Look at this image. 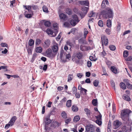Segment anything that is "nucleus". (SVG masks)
Masks as SVG:
<instances>
[{"mask_svg":"<svg viewBox=\"0 0 132 132\" xmlns=\"http://www.w3.org/2000/svg\"><path fill=\"white\" fill-rule=\"evenodd\" d=\"M58 126V123L57 122H53L51 125L50 128H49L48 129H53L56 128V127Z\"/></svg>","mask_w":132,"mask_h":132,"instance_id":"nucleus-13","label":"nucleus"},{"mask_svg":"<svg viewBox=\"0 0 132 132\" xmlns=\"http://www.w3.org/2000/svg\"><path fill=\"white\" fill-rule=\"evenodd\" d=\"M44 121L45 123V129L46 130H48L49 128L47 126V125L51 123V121L50 119V117L49 116L46 117L44 119Z\"/></svg>","mask_w":132,"mask_h":132,"instance_id":"nucleus-4","label":"nucleus"},{"mask_svg":"<svg viewBox=\"0 0 132 132\" xmlns=\"http://www.w3.org/2000/svg\"><path fill=\"white\" fill-rule=\"evenodd\" d=\"M88 31L86 29H85L84 30V37L85 38L87 35V34Z\"/></svg>","mask_w":132,"mask_h":132,"instance_id":"nucleus-44","label":"nucleus"},{"mask_svg":"<svg viewBox=\"0 0 132 132\" xmlns=\"http://www.w3.org/2000/svg\"><path fill=\"white\" fill-rule=\"evenodd\" d=\"M89 59L90 60L92 61H95L97 60L96 58L91 56L89 57Z\"/></svg>","mask_w":132,"mask_h":132,"instance_id":"nucleus-45","label":"nucleus"},{"mask_svg":"<svg viewBox=\"0 0 132 132\" xmlns=\"http://www.w3.org/2000/svg\"><path fill=\"white\" fill-rule=\"evenodd\" d=\"M72 19H73L76 23H77L80 21L78 19L77 16L75 15H73L72 16Z\"/></svg>","mask_w":132,"mask_h":132,"instance_id":"nucleus-19","label":"nucleus"},{"mask_svg":"<svg viewBox=\"0 0 132 132\" xmlns=\"http://www.w3.org/2000/svg\"><path fill=\"white\" fill-rule=\"evenodd\" d=\"M105 3L106 5H108L109 3L108 0H104L102 2V6H104L105 5Z\"/></svg>","mask_w":132,"mask_h":132,"instance_id":"nucleus-36","label":"nucleus"},{"mask_svg":"<svg viewBox=\"0 0 132 132\" xmlns=\"http://www.w3.org/2000/svg\"><path fill=\"white\" fill-rule=\"evenodd\" d=\"M71 105V101L69 100L67 101L66 103V106L68 107H70Z\"/></svg>","mask_w":132,"mask_h":132,"instance_id":"nucleus-30","label":"nucleus"},{"mask_svg":"<svg viewBox=\"0 0 132 132\" xmlns=\"http://www.w3.org/2000/svg\"><path fill=\"white\" fill-rule=\"evenodd\" d=\"M41 42V40L38 39H36L35 42V43L36 45H39V44Z\"/></svg>","mask_w":132,"mask_h":132,"instance_id":"nucleus-52","label":"nucleus"},{"mask_svg":"<svg viewBox=\"0 0 132 132\" xmlns=\"http://www.w3.org/2000/svg\"><path fill=\"white\" fill-rule=\"evenodd\" d=\"M72 110L73 111L75 112H77L78 110V108L76 105H72Z\"/></svg>","mask_w":132,"mask_h":132,"instance_id":"nucleus-22","label":"nucleus"},{"mask_svg":"<svg viewBox=\"0 0 132 132\" xmlns=\"http://www.w3.org/2000/svg\"><path fill=\"white\" fill-rule=\"evenodd\" d=\"M36 51L37 52L40 53L42 52V49L41 47H39L36 48Z\"/></svg>","mask_w":132,"mask_h":132,"instance_id":"nucleus-33","label":"nucleus"},{"mask_svg":"<svg viewBox=\"0 0 132 132\" xmlns=\"http://www.w3.org/2000/svg\"><path fill=\"white\" fill-rule=\"evenodd\" d=\"M101 120H96V122L99 125H101L102 124V122Z\"/></svg>","mask_w":132,"mask_h":132,"instance_id":"nucleus-57","label":"nucleus"},{"mask_svg":"<svg viewBox=\"0 0 132 132\" xmlns=\"http://www.w3.org/2000/svg\"><path fill=\"white\" fill-rule=\"evenodd\" d=\"M96 14L93 11L90 12V13L88 14V16L89 17H94L96 15Z\"/></svg>","mask_w":132,"mask_h":132,"instance_id":"nucleus-32","label":"nucleus"},{"mask_svg":"<svg viewBox=\"0 0 132 132\" xmlns=\"http://www.w3.org/2000/svg\"><path fill=\"white\" fill-rule=\"evenodd\" d=\"M81 5H84L88 6L89 5V2L88 1H79Z\"/></svg>","mask_w":132,"mask_h":132,"instance_id":"nucleus-15","label":"nucleus"},{"mask_svg":"<svg viewBox=\"0 0 132 132\" xmlns=\"http://www.w3.org/2000/svg\"><path fill=\"white\" fill-rule=\"evenodd\" d=\"M101 13L103 15V17L106 19L112 18L113 16L112 10L108 7L106 8L105 10H103Z\"/></svg>","mask_w":132,"mask_h":132,"instance_id":"nucleus-1","label":"nucleus"},{"mask_svg":"<svg viewBox=\"0 0 132 132\" xmlns=\"http://www.w3.org/2000/svg\"><path fill=\"white\" fill-rule=\"evenodd\" d=\"M122 124V122L119 120H116V129L119 127Z\"/></svg>","mask_w":132,"mask_h":132,"instance_id":"nucleus-24","label":"nucleus"},{"mask_svg":"<svg viewBox=\"0 0 132 132\" xmlns=\"http://www.w3.org/2000/svg\"><path fill=\"white\" fill-rule=\"evenodd\" d=\"M50 44V41L49 39H47L45 40L44 43L43 44V45L45 48L48 47Z\"/></svg>","mask_w":132,"mask_h":132,"instance_id":"nucleus-12","label":"nucleus"},{"mask_svg":"<svg viewBox=\"0 0 132 132\" xmlns=\"http://www.w3.org/2000/svg\"><path fill=\"white\" fill-rule=\"evenodd\" d=\"M70 57L71 55L70 54H67L65 56V59L66 60H67V59L69 60L70 59Z\"/></svg>","mask_w":132,"mask_h":132,"instance_id":"nucleus-58","label":"nucleus"},{"mask_svg":"<svg viewBox=\"0 0 132 132\" xmlns=\"http://www.w3.org/2000/svg\"><path fill=\"white\" fill-rule=\"evenodd\" d=\"M107 26L108 27H110L111 26V21L110 19H108L107 21Z\"/></svg>","mask_w":132,"mask_h":132,"instance_id":"nucleus-31","label":"nucleus"},{"mask_svg":"<svg viewBox=\"0 0 132 132\" xmlns=\"http://www.w3.org/2000/svg\"><path fill=\"white\" fill-rule=\"evenodd\" d=\"M84 130V128L81 127V126H80L78 129V131L79 132H82Z\"/></svg>","mask_w":132,"mask_h":132,"instance_id":"nucleus-60","label":"nucleus"},{"mask_svg":"<svg viewBox=\"0 0 132 132\" xmlns=\"http://www.w3.org/2000/svg\"><path fill=\"white\" fill-rule=\"evenodd\" d=\"M86 130L87 132H93L94 131V127L92 125H87L86 128Z\"/></svg>","mask_w":132,"mask_h":132,"instance_id":"nucleus-6","label":"nucleus"},{"mask_svg":"<svg viewBox=\"0 0 132 132\" xmlns=\"http://www.w3.org/2000/svg\"><path fill=\"white\" fill-rule=\"evenodd\" d=\"M53 27L54 28V29L55 30V31L57 30L58 29V27L57 26V24L56 23H54L53 24Z\"/></svg>","mask_w":132,"mask_h":132,"instance_id":"nucleus-42","label":"nucleus"},{"mask_svg":"<svg viewBox=\"0 0 132 132\" xmlns=\"http://www.w3.org/2000/svg\"><path fill=\"white\" fill-rule=\"evenodd\" d=\"M60 18L61 20L65 21L67 18L66 15L64 13H61L59 15Z\"/></svg>","mask_w":132,"mask_h":132,"instance_id":"nucleus-17","label":"nucleus"},{"mask_svg":"<svg viewBox=\"0 0 132 132\" xmlns=\"http://www.w3.org/2000/svg\"><path fill=\"white\" fill-rule=\"evenodd\" d=\"M101 42L102 43L104 42V44L105 46H107L108 44V39L105 36H103L101 37ZM103 45V44H102Z\"/></svg>","mask_w":132,"mask_h":132,"instance_id":"nucleus-11","label":"nucleus"},{"mask_svg":"<svg viewBox=\"0 0 132 132\" xmlns=\"http://www.w3.org/2000/svg\"><path fill=\"white\" fill-rule=\"evenodd\" d=\"M122 129L124 131L126 132L128 130H130L131 127L130 126L128 127L126 126H124L123 127Z\"/></svg>","mask_w":132,"mask_h":132,"instance_id":"nucleus-20","label":"nucleus"},{"mask_svg":"<svg viewBox=\"0 0 132 132\" xmlns=\"http://www.w3.org/2000/svg\"><path fill=\"white\" fill-rule=\"evenodd\" d=\"M92 104L94 106H96L97 105V103L96 100L94 99L92 101Z\"/></svg>","mask_w":132,"mask_h":132,"instance_id":"nucleus-48","label":"nucleus"},{"mask_svg":"<svg viewBox=\"0 0 132 132\" xmlns=\"http://www.w3.org/2000/svg\"><path fill=\"white\" fill-rule=\"evenodd\" d=\"M84 111L86 112L87 115L88 117L90 116V110L87 108H85L84 109Z\"/></svg>","mask_w":132,"mask_h":132,"instance_id":"nucleus-28","label":"nucleus"},{"mask_svg":"<svg viewBox=\"0 0 132 132\" xmlns=\"http://www.w3.org/2000/svg\"><path fill=\"white\" fill-rule=\"evenodd\" d=\"M72 90L73 93L74 94L77 91V88L75 87L74 86L73 87Z\"/></svg>","mask_w":132,"mask_h":132,"instance_id":"nucleus-61","label":"nucleus"},{"mask_svg":"<svg viewBox=\"0 0 132 132\" xmlns=\"http://www.w3.org/2000/svg\"><path fill=\"white\" fill-rule=\"evenodd\" d=\"M130 32V30H128L125 31L122 34V35L124 36L125 35L129 33Z\"/></svg>","mask_w":132,"mask_h":132,"instance_id":"nucleus-59","label":"nucleus"},{"mask_svg":"<svg viewBox=\"0 0 132 132\" xmlns=\"http://www.w3.org/2000/svg\"><path fill=\"white\" fill-rule=\"evenodd\" d=\"M24 8L28 10V12H32L31 10V6H24Z\"/></svg>","mask_w":132,"mask_h":132,"instance_id":"nucleus-23","label":"nucleus"},{"mask_svg":"<svg viewBox=\"0 0 132 132\" xmlns=\"http://www.w3.org/2000/svg\"><path fill=\"white\" fill-rule=\"evenodd\" d=\"M105 31L106 33L108 35H110L111 34L110 30L109 29H106Z\"/></svg>","mask_w":132,"mask_h":132,"instance_id":"nucleus-64","label":"nucleus"},{"mask_svg":"<svg viewBox=\"0 0 132 132\" xmlns=\"http://www.w3.org/2000/svg\"><path fill=\"white\" fill-rule=\"evenodd\" d=\"M98 26L100 27H102L103 26V22L102 20H100L98 22Z\"/></svg>","mask_w":132,"mask_h":132,"instance_id":"nucleus-41","label":"nucleus"},{"mask_svg":"<svg viewBox=\"0 0 132 132\" xmlns=\"http://www.w3.org/2000/svg\"><path fill=\"white\" fill-rule=\"evenodd\" d=\"M71 120V118H69L68 119H67V120H65L64 121L65 123L67 124L70 122Z\"/></svg>","mask_w":132,"mask_h":132,"instance_id":"nucleus-55","label":"nucleus"},{"mask_svg":"<svg viewBox=\"0 0 132 132\" xmlns=\"http://www.w3.org/2000/svg\"><path fill=\"white\" fill-rule=\"evenodd\" d=\"M62 117L64 119H66L67 118V114L64 111H63L61 114Z\"/></svg>","mask_w":132,"mask_h":132,"instance_id":"nucleus-26","label":"nucleus"},{"mask_svg":"<svg viewBox=\"0 0 132 132\" xmlns=\"http://www.w3.org/2000/svg\"><path fill=\"white\" fill-rule=\"evenodd\" d=\"M99 81L97 80H95L93 82V85L95 87H97L99 84Z\"/></svg>","mask_w":132,"mask_h":132,"instance_id":"nucleus-39","label":"nucleus"},{"mask_svg":"<svg viewBox=\"0 0 132 132\" xmlns=\"http://www.w3.org/2000/svg\"><path fill=\"white\" fill-rule=\"evenodd\" d=\"M88 9V7L85 6H84L82 8V10L83 11L84 13L83 14L81 13H80V16H81L82 18H83L85 16V15L87 14Z\"/></svg>","mask_w":132,"mask_h":132,"instance_id":"nucleus-10","label":"nucleus"},{"mask_svg":"<svg viewBox=\"0 0 132 132\" xmlns=\"http://www.w3.org/2000/svg\"><path fill=\"white\" fill-rule=\"evenodd\" d=\"M123 98L125 100L128 101H129L131 100L130 97L128 95L124 94L123 95Z\"/></svg>","mask_w":132,"mask_h":132,"instance_id":"nucleus-18","label":"nucleus"},{"mask_svg":"<svg viewBox=\"0 0 132 132\" xmlns=\"http://www.w3.org/2000/svg\"><path fill=\"white\" fill-rule=\"evenodd\" d=\"M44 25L47 27H49L51 25V22L49 21H46L44 22Z\"/></svg>","mask_w":132,"mask_h":132,"instance_id":"nucleus-37","label":"nucleus"},{"mask_svg":"<svg viewBox=\"0 0 132 132\" xmlns=\"http://www.w3.org/2000/svg\"><path fill=\"white\" fill-rule=\"evenodd\" d=\"M34 41L32 39H30L28 43L29 45L30 46H32L34 44Z\"/></svg>","mask_w":132,"mask_h":132,"instance_id":"nucleus-35","label":"nucleus"},{"mask_svg":"<svg viewBox=\"0 0 132 132\" xmlns=\"http://www.w3.org/2000/svg\"><path fill=\"white\" fill-rule=\"evenodd\" d=\"M7 67L6 66H2L0 67V70L2 69H5L6 71H7Z\"/></svg>","mask_w":132,"mask_h":132,"instance_id":"nucleus-53","label":"nucleus"},{"mask_svg":"<svg viewBox=\"0 0 132 132\" xmlns=\"http://www.w3.org/2000/svg\"><path fill=\"white\" fill-rule=\"evenodd\" d=\"M80 50L82 51H85L86 50V46L81 45L80 46Z\"/></svg>","mask_w":132,"mask_h":132,"instance_id":"nucleus-34","label":"nucleus"},{"mask_svg":"<svg viewBox=\"0 0 132 132\" xmlns=\"http://www.w3.org/2000/svg\"><path fill=\"white\" fill-rule=\"evenodd\" d=\"M43 11L47 13L48 12V9L45 6H43Z\"/></svg>","mask_w":132,"mask_h":132,"instance_id":"nucleus-38","label":"nucleus"},{"mask_svg":"<svg viewBox=\"0 0 132 132\" xmlns=\"http://www.w3.org/2000/svg\"><path fill=\"white\" fill-rule=\"evenodd\" d=\"M120 85L121 88L122 89H126V86L123 82H121L120 83Z\"/></svg>","mask_w":132,"mask_h":132,"instance_id":"nucleus-27","label":"nucleus"},{"mask_svg":"<svg viewBox=\"0 0 132 132\" xmlns=\"http://www.w3.org/2000/svg\"><path fill=\"white\" fill-rule=\"evenodd\" d=\"M77 76L78 78H80L83 76V75L82 73H77Z\"/></svg>","mask_w":132,"mask_h":132,"instance_id":"nucleus-63","label":"nucleus"},{"mask_svg":"<svg viewBox=\"0 0 132 132\" xmlns=\"http://www.w3.org/2000/svg\"><path fill=\"white\" fill-rule=\"evenodd\" d=\"M73 78V76L72 75H69L68 76V82L72 80Z\"/></svg>","mask_w":132,"mask_h":132,"instance_id":"nucleus-40","label":"nucleus"},{"mask_svg":"<svg viewBox=\"0 0 132 132\" xmlns=\"http://www.w3.org/2000/svg\"><path fill=\"white\" fill-rule=\"evenodd\" d=\"M16 119L17 118L15 116H14L12 118L9 122V123L10 124L11 126H12L14 125Z\"/></svg>","mask_w":132,"mask_h":132,"instance_id":"nucleus-14","label":"nucleus"},{"mask_svg":"<svg viewBox=\"0 0 132 132\" xmlns=\"http://www.w3.org/2000/svg\"><path fill=\"white\" fill-rule=\"evenodd\" d=\"M76 97L77 98H79L80 97V94L79 93L77 92L75 94Z\"/></svg>","mask_w":132,"mask_h":132,"instance_id":"nucleus-62","label":"nucleus"},{"mask_svg":"<svg viewBox=\"0 0 132 132\" xmlns=\"http://www.w3.org/2000/svg\"><path fill=\"white\" fill-rule=\"evenodd\" d=\"M52 49L53 52L56 55L58 53L59 50L58 45L56 44L55 45H53L52 47Z\"/></svg>","mask_w":132,"mask_h":132,"instance_id":"nucleus-9","label":"nucleus"},{"mask_svg":"<svg viewBox=\"0 0 132 132\" xmlns=\"http://www.w3.org/2000/svg\"><path fill=\"white\" fill-rule=\"evenodd\" d=\"M124 82L126 84L127 86L130 84V81L127 79H125L124 80Z\"/></svg>","mask_w":132,"mask_h":132,"instance_id":"nucleus-50","label":"nucleus"},{"mask_svg":"<svg viewBox=\"0 0 132 132\" xmlns=\"http://www.w3.org/2000/svg\"><path fill=\"white\" fill-rule=\"evenodd\" d=\"M109 47L110 50L112 51H114L116 49L115 46L113 45H110L109 46Z\"/></svg>","mask_w":132,"mask_h":132,"instance_id":"nucleus-43","label":"nucleus"},{"mask_svg":"<svg viewBox=\"0 0 132 132\" xmlns=\"http://www.w3.org/2000/svg\"><path fill=\"white\" fill-rule=\"evenodd\" d=\"M70 24L73 26H75L77 23L73 19L70 21Z\"/></svg>","mask_w":132,"mask_h":132,"instance_id":"nucleus-29","label":"nucleus"},{"mask_svg":"<svg viewBox=\"0 0 132 132\" xmlns=\"http://www.w3.org/2000/svg\"><path fill=\"white\" fill-rule=\"evenodd\" d=\"M80 117L78 115H77L74 117L73 119V121L74 122H76L79 121L80 119Z\"/></svg>","mask_w":132,"mask_h":132,"instance_id":"nucleus-25","label":"nucleus"},{"mask_svg":"<svg viewBox=\"0 0 132 132\" xmlns=\"http://www.w3.org/2000/svg\"><path fill=\"white\" fill-rule=\"evenodd\" d=\"M96 117L97 120H101L102 116L101 114H100L99 115L96 116Z\"/></svg>","mask_w":132,"mask_h":132,"instance_id":"nucleus-54","label":"nucleus"},{"mask_svg":"<svg viewBox=\"0 0 132 132\" xmlns=\"http://www.w3.org/2000/svg\"><path fill=\"white\" fill-rule=\"evenodd\" d=\"M115 67L114 66H111L110 68L112 72L114 73H116L115 70Z\"/></svg>","mask_w":132,"mask_h":132,"instance_id":"nucleus-51","label":"nucleus"},{"mask_svg":"<svg viewBox=\"0 0 132 132\" xmlns=\"http://www.w3.org/2000/svg\"><path fill=\"white\" fill-rule=\"evenodd\" d=\"M64 25L65 27L69 28L70 26L69 23L68 22H65L64 23Z\"/></svg>","mask_w":132,"mask_h":132,"instance_id":"nucleus-56","label":"nucleus"},{"mask_svg":"<svg viewBox=\"0 0 132 132\" xmlns=\"http://www.w3.org/2000/svg\"><path fill=\"white\" fill-rule=\"evenodd\" d=\"M83 56V54L81 52H76L73 54L72 57V60L73 61L75 62L76 63L78 62L76 58L79 59H80L82 58Z\"/></svg>","mask_w":132,"mask_h":132,"instance_id":"nucleus-2","label":"nucleus"},{"mask_svg":"<svg viewBox=\"0 0 132 132\" xmlns=\"http://www.w3.org/2000/svg\"><path fill=\"white\" fill-rule=\"evenodd\" d=\"M46 32L51 37L55 36L58 32L57 30L53 32L51 30L49 29H48L46 30Z\"/></svg>","mask_w":132,"mask_h":132,"instance_id":"nucleus-5","label":"nucleus"},{"mask_svg":"<svg viewBox=\"0 0 132 132\" xmlns=\"http://www.w3.org/2000/svg\"><path fill=\"white\" fill-rule=\"evenodd\" d=\"M87 90L86 89L83 88H82V89L80 90V93L81 96L82 95H86V92Z\"/></svg>","mask_w":132,"mask_h":132,"instance_id":"nucleus-21","label":"nucleus"},{"mask_svg":"<svg viewBox=\"0 0 132 132\" xmlns=\"http://www.w3.org/2000/svg\"><path fill=\"white\" fill-rule=\"evenodd\" d=\"M26 12H27V11H25V13H24L25 17L27 18H31L32 15L33 14L32 12H29L27 13L26 14Z\"/></svg>","mask_w":132,"mask_h":132,"instance_id":"nucleus-16","label":"nucleus"},{"mask_svg":"<svg viewBox=\"0 0 132 132\" xmlns=\"http://www.w3.org/2000/svg\"><path fill=\"white\" fill-rule=\"evenodd\" d=\"M60 58L62 62H65L66 61L65 59V53L63 50H61L60 54Z\"/></svg>","mask_w":132,"mask_h":132,"instance_id":"nucleus-8","label":"nucleus"},{"mask_svg":"<svg viewBox=\"0 0 132 132\" xmlns=\"http://www.w3.org/2000/svg\"><path fill=\"white\" fill-rule=\"evenodd\" d=\"M111 86L113 87V89H114L115 90V84L114 82L113 81V80H111Z\"/></svg>","mask_w":132,"mask_h":132,"instance_id":"nucleus-49","label":"nucleus"},{"mask_svg":"<svg viewBox=\"0 0 132 132\" xmlns=\"http://www.w3.org/2000/svg\"><path fill=\"white\" fill-rule=\"evenodd\" d=\"M66 13L69 15L71 14L72 13L71 10L69 8H67L66 10Z\"/></svg>","mask_w":132,"mask_h":132,"instance_id":"nucleus-47","label":"nucleus"},{"mask_svg":"<svg viewBox=\"0 0 132 132\" xmlns=\"http://www.w3.org/2000/svg\"><path fill=\"white\" fill-rule=\"evenodd\" d=\"M131 112L128 109L123 110L121 113V118L123 120L125 121L129 116V114Z\"/></svg>","mask_w":132,"mask_h":132,"instance_id":"nucleus-3","label":"nucleus"},{"mask_svg":"<svg viewBox=\"0 0 132 132\" xmlns=\"http://www.w3.org/2000/svg\"><path fill=\"white\" fill-rule=\"evenodd\" d=\"M46 54L47 57H54L55 56L53 52H52L51 49L50 48H48L46 50Z\"/></svg>","mask_w":132,"mask_h":132,"instance_id":"nucleus-7","label":"nucleus"},{"mask_svg":"<svg viewBox=\"0 0 132 132\" xmlns=\"http://www.w3.org/2000/svg\"><path fill=\"white\" fill-rule=\"evenodd\" d=\"M128 52L127 51H125L123 52V55L124 57H127L128 56Z\"/></svg>","mask_w":132,"mask_h":132,"instance_id":"nucleus-46","label":"nucleus"}]
</instances>
